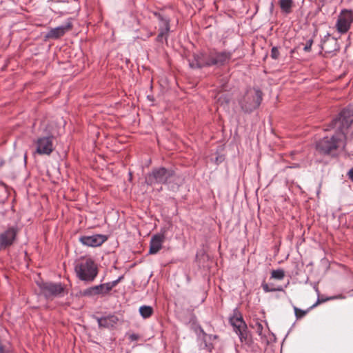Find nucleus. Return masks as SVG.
I'll list each match as a JSON object with an SVG mask.
<instances>
[{"label": "nucleus", "mask_w": 353, "mask_h": 353, "mask_svg": "<svg viewBox=\"0 0 353 353\" xmlns=\"http://www.w3.org/2000/svg\"><path fill=\"white\" fill-rule=\"evenodd\" d=\"M54 137L52 134H47L38 137L34 141L36 146L35 153L39 155H50L54 151Z\"/></svg>", "instance_id": "423d86ee"}, {"label": "nucleus", "mask_w": 353, "mask_h": 353, "mask_svg": "<svg viewBox=\"0 0 353 353\" xmlns=\"http://www.w3.org/2000/svg\"><path fill=\"white\" fill-rule=\"evenodd\" d=\"M0 353H10L8 350L4 349L3 345L0 343Z\"/></svg>", "instance_id": "c9c22d12"}, {"label": "nucleus", "mask_w": 353, "mask_h": 353, "mask_svg": "<svg viewBox=\"0 0 353 353\" xmlns=\"http://www.w3.org/2000/svg\"><path fill=\"white\" fill-rule=\"evenodd\" d=\"M232 52L229 51H217L215 49L210 50V60L211 66H223L229 63Z\"/></svg>", "instance_id": "6e6552de"}, {"label": "nucleus", "mask_w": 353, "mask_h": 353, "mask_svg": "<svg viewBox=\"0 0 353 353\" xmlns=\"http://www.w3.org/2000/svg\"><path fill=\"white\" fill-rule=\"evenodd\" d=\"M348 178L353 181V168L347 173Z\"/></svg>", "instance_id": "72a5a7b5"}, {"label": "nucleus", "mask_w": 353, "mask_h": 353, "mask_svg": "<svg viewBox=\"0 0 353 353\" xmlns=\"http://www.w3.org/2000/svg\"><path fill=\"white\" fill-rule=\"evenodd\" d=\"M208 336H212V341L213 340H215V339H216L218 338L217 335L208 334Z\"/></svg>", "instance_id": "4c0bfd02"}, {"label": "nucleus", "mask_w": 353, "mask_h": 353, "mask_svg": "<svg viewBox=\"0 0 353 353\" xmlns=\"http://www.w3.org/2000/svg\"><path fill=\"white\" fill-rule=\"evenodd\" d=\"M183 179L174 168L163 166L152 168L145 177L148 185H165L172 190H178L183 183Z\"/></svg>", "instance_id": "f257e3e1"}, {"label": "nucleus", "mask_w": 353, "mask_h": 353, "mask_svg": "<svg viewBox=\"0 0 353 353\" xmlns=\"http://www.w3.org/2000/svg\"><path fill=\"white\" fill-rule=\"evenodd\" d=\"M74 270L76 276L84 282H92L98 274L97 265L90 256H81L77 259Z\"/></svg>", "instance_id": "f03ea898"}, {"label": "nucleus", "mask_w": 353, "mask_h": 353, "mask_svg": "<svg viewBox=\"0 0 353 353\" xmlns=\"http://www.w3.org/2000/svg\"><path fill=\"white\" fill-rule=\"evenodd\" d=\"M261 287L263 288V290L265 292L283 291V288L281 286H278L277 288H273V287L270 286V285L266 283L265 281H263L262 283Z\"/></svg>", "instance_id": "393cba45"}, {"label": "nucleus", "mask_w": 353, "mask_h": 353, "mask_svg": "<svg viewBox=\"0 0 353 353\" xmlns=\"http://www.w3.org/2000/svg\"><path fill=\"white\" fill-rule=\"evenodd\" d=\"M252 328H254L256 333L261 336L263 337L264 335L263 334V326L262 323L259 321L256 320L254 325H252Z\"/></svg>", "instance_id": "bb28decb"}, {"label": "nucleus", "mask_w": 353, "mask_h": 353, "mask_svg": "<svg viewBox=\"0 0 353 353\" xmlns=\"http://www.w3.org/2000/svg\"><path fill=\"white\" fill-rule=\"evenodd\" d=\"M233 330L239 336V340L242 343L245 345L251 344L252 337L248 331L247 324L233 327Z\"/></svg>", "instance_id": "dca6fc26"}, {"label": "nucleus", "mask_w": 353, "mask_h": 353, "mask_svg": "<svg viewBox=\"0 0 353 353\" xmlns=\"http://www.w3.org/2000/svg\"><path fill=\"white\" fill-rule=\"evenodd\" d=\"M18 233L17 227H10L0 234V250H4L12 245Z\"/></svg>", "instance_id": "1a4fd4ad"}, {"label": "nucleus", "mask_w": 353, "mask_h": 353, "mask_svg": "<svg viewBox=\"0 0 353 353\" xmlns=\"http://www.w3.org/2000/svg\"><path fill=\"white\" fill-rule=\"evenodd\" d=\"M153 14L160 22V26L165 28V30L170 28V19L169 17L164 15L161 12H153Z\"/></svg>", "instance_id": "aec40b11"}, {"label": "nucleus", "mask_w": 353, "mask_h": 353, "mask_svg": "<svg viewBox=\"0 0 353 353\" xmlns=\"http://www.w3.org/2000/svg\"><path fill=\"white\" fill-rule=\"evenodd\" d=\"M321 48L325 54H332L339 50V46L337 40L332 37L330 34L324 37L321 41Z\"/></svg>", "instance_id": "ddd939ff"}, {"label": "nucleus", "mask_w": 353, "mask_h": 353, "mask_svg": "<svg viewBox=\"0 0 353 353\" xmlns=\"http://www.w3.org/2000/svg\"><path fill=\"white\" fill-rule=\"evenodd\" d=\"M189 65L191 68H202L210 67V51L208 52H200L193 54L192 59H189Z\"/></svg>", "instance_id": "9d476101"}, {"label": "nucleus", "mask_w": 353, "mask_h": 353, "mask_svg": "<svg viewBox=\"0 0 353 353\" xmlns=\"http://www.w3.org/2000/svg\"><path fill=\"white\" fill-rule=\"evenodd\" d=\"M124 276L122 275L121 276H119L117 279L112 281V282H108L107 283V289L108 290H110V291L112 290L113 288H114L115 286L117 285V284L122 280L123 279Z\"/></svg>", "instance_id": "cd10ccee"}, {"label": "nucleus", "mask_w": 353, "mask_h": 353, "mask_svg": "<svg viewBox=\"0 0 353 353\" xmlns=\"http://www.w3.org/2000/svg\"><path fill=\"white\" fill-rule=\"evenodd\" d=\"M353 122V112L350 109H343L339 114V117L334 119L325 129V131L335 128L337 132L345 135V130H347Z\"/></svg>", "instance_id": "20e7f679"}, {"label": "nucleus", "mask_w": 353, "mask_h": 353, "mask_svg": "<svg viewBox=\"0 0 353 353\" xmlns=\"http://www.w3.org/2000/svg\"><path fill=\"white\" fill-rule=\"evenodd\" d=\"M198 346L199 350H205L209 352H211L214 349V345L212 343V336H208L202 329L198 335Z\"/></svg>", "instance_id": "2eb2a0df"}, {"label": "nucleus", "mask_w": 353, "mask_h": 353, "mask_svg": "<svg viewBox=\"0 0 353 353\" xmlns=\"http://www.w3.org/2000/svg\"><path fill=\"white\" fill-rule=\"evenodd\" d=\"M164 240V234H157L154 235L150 240L149 253L150 254H157L162 248V243Z\"/></svg>", "instance_id": "f3484780"}, {"label": "nucleus", "mask_w": 353, "mask_h": 353, "mask_svg": "<svg viewBox=\"0 0 353 353\" xmlns=\"http://www.w3.org/2000/svg\"><path fill=\"white\" fill-rule=\"evenodd\" d=\"M325 300V299H320L319 298H318L317 299V301L316 302V303H314L312 306L310 307V308H313L315 306H316L319 303H323L324 302Z\"/></svg>", "instance_id": "f704fd0d"}, {"label": "nucleus", "mask_w": 353, "mask_h": 353, "mask_svg": "<svg viewBox=\"0 0 353 353\" xmlns=\"http://www.w3.org/2000/svg\"><path fill=\"white\" fill-rule=\"evenodd\" d=\"M292 0H279V6L283 12L290 14L293 6Z\"/></svg>", "instance_id": "412c9836"}, {"label": "nucleus", "mask_w": 353, "mask_h": 353, "mask_svg": "<svg viewBox=\"0 0 353 353\" xmlns=\"http://www.w3.org/2000/svg\"><path fill=\"white\" fill-rule=\"evenodd\" d=\"M313 42H314L313 38L308 39L306 42V44L305 45V46L303 48V50L305 52H310L311 50V47L313 44Z\"/></svg>", "instance_id": "2f4dec72"}, {"label": "nucleus", "mask_w": 353, "mask_h": 353, "mask_svg": "<svg viewBox=\"0 0 353 353\" xmlns=\"http://www.w3.org/2000/svg\"><path fill=\"white\" fill-rule=\"evenodd\" d=\"M99 327L112 328L119 322V318L113 314L103 317H96Z\"/></svg>", "instance_id": "a211bd4d"}, {"label": "nucleus", "mask_w": 353, "mask_h": 353, "mask_svg": "<svg viewBox=\"0 0 353 353\" xmlns=\"http://www.w3.org/2000/svg\"><path fill=\"white\" fill-rule=\"evenodd\" d=\"M285 276V272L281 269L272 270L271 272V277L278 280H282Z\"/></svg>", "instance_id": "a878e982"}, {"label": "nucleus", "mask_w": 353, "mask_h": 353, "mask_svg": "<svg viewBox=\"0 0 353 353\" xmlns=\"http://www.w3.org/2000/svg\"><path fill=\"white\" fill-rule=\"evenodd\" d=\"M107 283L98 285L97 287L99 288V291L100 294L105 295L108 294L110 292V290L107 289Z\"/></svg>", "instance_id": "c756f323"}, {"label": "nucleus", "mask_w": 353, "mask_h": 353, "mask_svg": "<svg viewBox=\"0 0 353 353\" xmlns=\"http://www.w3.org/2000/svg\"><path fill=\"white\" fill-rule=\"evenodd\" d=\"M294 310L296 319L303 318L307 312L308 310H303L296 307H294Z\"/></svg>", "instance_id": "c85d7f7f"}, {"label": "nucleus", "mask_w": 353, "mask_h": 353, "mask_svg": "<svg viewBox=\"0 0 353 353\" xmlns=\"http://www.w3.org/2000/svg\"><path fill=\"white\" fill-rule=\"evenodd\" d=\"M229 323L232 327H240L246 324L238 308L233 310V314L229 318Z\"/></svg>", "instance_id": "6ab92c4d"}, {"label": "nucleus", "mask_w": 353, "mask_h": 353, "mask_svg": "<svg viewBox=\"0 0 353 353\" xmlns=\"http://www.w3.org/2000/svg\"><path fill=\"white\" fill-rule=\"evenodd\" d=\"M139 312L144 319L150 317L153 314V308L151 306L143 305L139 308Z\"/></svg>", "instance_id": "5701e85b"}, {"label": "nucleus", "mask_w": 353, "mask_h": 353, "mask_svg": "<svg viewBox=\"0 0 353 353\" xmlns=\"http://www.w3.org/2000/svg\"><path fill=\"white\" fill-rule=\"evenodd\" d=\"M170 31V28H168L165 30V28L160 26L159 30V34L156 39L157 41L163 42V39L167 41Z\"/></svg>", "instance_id": "4be33fe9"}, {"label": "nucleus", "mask_w": 353, "mask_h": 353, "mask_svg": "<svg viewBox=\"0 0 353 353\" xmlns=\"http://www.w3.org/2000/svg\"><path fill=\"white\" fill-rule=\"evenodd\" d=\"M352 23L353 11L343 10L338 17L336 24V30L339 33L345 34L350 30Z\"/></svg>", "instance_id": "0eeeda50"}, {"label": "nucleus", "mask_w": 353, "mask_h": 353, "mask_svg": "<svg viewBox=\"0 0 353 353\" xmlns=\"http://www.w3.org/2000/svg\"><path fill=\"white\" fill-rule=\"evenodd\" d=\"M342 137L343 136L336 130L335 134L332 135L331 137H325L316 142V150L321 154H330L339 148V141Z\"/></svg>", "instance_id": "39448f33"}, {"label": "nucleus", "mask_w": 353, "mask_h": 353, "mask_svg": "<svg viewBox=\"0 0 353 353\" xmlns=\"http://www.w3.org/2000/svg\"><path fill=\"white\" fill-rule=\"evenodd\" d=\"M81 294L83 296H93L95 295L100 294L99 291V288L97 287V285L90 287V288L84 290L81 292Z\"/></svg>", "instance_id": "b1692460"}, {"label": "nucleus", "mask_w": 353, "mask_h": 353, "mask_svg": "<svg viewBox=\"0 0 353 353\" xmlns=\"http://www.w3.org/2000/svg\"><path fill=\"white\" fill-rule=\"evenodd\" d=\"M5 164H6L5 159L2 157H0V168H2L3 166H4Z\"/></svg>", "instance_id": "e433bc0d"}, {"label": "nucleus", "mask_w": 353, "mask_h": 353, "mask_svg": "<svg viewBox=\"0 0 353 353\" xmlns=\"http://www.w3.org/2000/svg\"><path fill=\"white\" fill-rule=\"evenodd\" d=\"M262 100L263 93L259 89H249L239 101V103L245 113H251L259 107Z\"/></svg>", "instance_id": "7ed1b4c3"}, {"label": "nucleus", "mask_w": 353, "mask_h": 353, "mask_svg": "<svg viewBox=\"0 0 353 353\" xmlns=\"http://www.w3.org/2000/svg\"><path fill=\"white\" fill-rule=\"evenodd\" d=\"M107 240V237L102 234H94L92 236H81L79 241L87 246L97 247L103 244Z\"/></svg>", "instance_id": "4468645a"}, {"label": "nucleus", "mask_w": 353, "mask_h": 353, "mask_svg": "<svg viewBox=\"0 0 353 353\" xmlns=\"http://www.w3.org/2000/svg\"><path fill=\"white\" fill-rule=\"evenodd\" d=\"M279 56H280V53H279V48L277 47H273L271 49L270 57L273 59L276 60V59H279Z\"/></svg>", "instance_id": "7c9ffc66"}, {"label": "nucleus", "mask_w": 353, "mask_h": 353, "mask_svg": "<svg viewBox=\"0 0 353 353\" xmlns=\"http://www.w3.org/2000/svg\"><path fill=\"white\" fill-rule=\"evenodd\" d=\"M73 28L71 19H68L65 24L51 28L46 35V38L50 39H58L63 37L66 32L70 31Z\"/></svg>", "instance_id": "9b49d317"}, {"label": "nucleus", "mask_w": 353, "mask_h": 353, "mask_svg": "<svg viewBox=\"0 0 353 353\" xmlns=\"http://www.w3.org/2000/svg\"><path fill=\"white\" fill-rule=\"evenodd\" d=\"M140 338V336L137 334H130L129 336V339L131 341H137L139 340Z\"/></svg>", "instance_id": "473e14b6"}, {"label": "nucleus", "mask_w": 353, "mask_h": 353, "mask_svg": "<svg viewBox=\"0 0 353 353\" xmlns=\"http://www.w3.org/2000/svg\"><path fill=\"white\" fill-rule=\"evenodd\" d=\"M42 289L47 297L62 296L65 294V288L61 283H44Z\"/></svg>", "instance_id": "f8f14e48"}]
</instances>
